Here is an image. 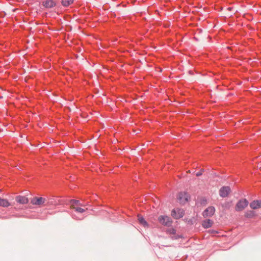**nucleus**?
Returning a JSON list of instances; mask_svg holds the SVG:
<instances>
[{
  "instance_id": "nucleus-1",
  "label": "nucleus",
  "mask_w": 261,
  "mask_h": 261,
  "mask_svg": "<svg viewBox=\"0 0 261 261\" xmlns=\"http://www.w3.org/2000/svg\"><path fill=\"white\" fill-rule=\"evenodd\" d=\"M249 202L246 199H242L239 200L235 206V210L237 212L243 211L248 205Z\"/></svg>"
},
{
  "instance_id": "nucleus-2",
  "label": "nucleus",
  "mask_w": 261,
  "mask_h": 261,
  "mask_svg": "<svg viewBox=\"0 0 261 261\" xmlns=\"http://www.w3.org/2000/svg\"><path fill=\"white\" fill-rule=\"evenodd\" d=\"M159 222L165 226H170L172 223L171 219L167 216H160L158 218Z\"/></svg>"
},
{
  "instance_id": "nucleus-3",
  "label": "nucleus",
  "mask_w": 261,
  "mask_h": 261,
  "mask_svg": "<svg viewBox=\"0 0 261 261\" xmlns=\"http://www.w3.org/2000/svg\"><path fill=\"white\" fill-rule=\"evenodd\" d=\"M46 199L43 197H35L31 200V203L33 205L41 206L45 205Z\"/></svg>"
},
{
  "instance_id": "nucleus-4",
  "label": "nucleus",
  "mask_w": 261,
  "mask_h": 261,
  "mask_svg": "<svg viewBox=\"0 0 261 261\" xmlns=\"http://www.w3.org/2000/svg\"><path fill=\"white\" fill-rule=\"evenodd\" d=\"M184 215V211L182 209H174L171 211V216L176 219H178L182 217Z\"/></svg>"
},
{
  "instance_id": "nucleus-5",
  "label": "nucleus",
  "mask_w": 261,
  "mask_h": 261,
  "mask_svg": "<svg viewBox=\"0 0 261 261\" xmlns=\"http://www.w3.org/2000/svg\"><path fill=\"white\" fill-rule=\"evenodd\" d=\"M231 192V189L228 186H224L219 190V195L222 197H226Z\"/></svg>"
},
{
  "instance_id": "nucleus-6",
  "label": "nucleus",
  "mask_w": 261,
  "mask_h": 261,
  "mask_svg": "<svg viewBox=\"0 0 261 261\" xmlns=\"http://www.w3.org/2000/svg\"><path fill=\"white\" fill-rule=\"evenodd\" d=\"M215 212V208L214 206H211L205 209L203 213V216L204 217H211L214 215Z\"/></svg>"
},
{
  "instance_id": "nucleus-7",
  "label": "nucleus",
  "mask_w": 261,
  "mask_h": 261,
  "mask_svg": "<svg viewBox=\"0 0 261 261\" xmlns=\"http://www.w3.org/2000/svg\"><path fill=\"white\" fill-rule=\"evenodd\" d=\"M188 196L186 193H180L177 196V199L181 204H185L188 201Z\"/></svg>"
},
{
  "instance_id": "nucleus-8",
  "label": "nucleus",
  "mask_w": 261,
  "mask_h": 261,
  "mask_svg": "<svg viewBox=\"0 0 261 261\" xmlns=\"http://www.w3.org/2000/svg\"><path fill=\"white\" fill-rule=\"evenodd\" d=\"M15 200L17 203L22 204H27L29 202V199L27 197L20 195L16 196Z\"/></svg>"
},
{
  "instance_id": "nucleus-9",
  "label": "nucleus",
  "mask_w": 261,
  "mask_h": 261,
  "mask_svg": "<svg viewBox=\"0 0 261 261\" xmlns=\"http://www.w3.org/2000/svg\"><path fill=\"white\" fill-rule=\"evenodd\" d=\"M250 206L252 209H257L261 207V200H254L250 203Z\"/></svg>"
},
{
  "instance_id": "nucleus-10",
  "label": "nucleus",
  "mask_w": 261,
  "mask_h": 261,
  "mask_svg": "<svg viewBox=\"0 0 261 261\" xmlns=\"http://www.w3.org/2000/svg\"><path fill=\"white\" fill-rule=\"evenodd\" d=\"M71 203L70 208L71 209L75 208L76 207H78V206H83V205L80 201L77 200L71 199L70 201Z\"/></svg>"
},
{
  "instance_id": "nucleus-11",
  "label": "nucleus",
  "mask_w": 261,
  "mask_h": 261,
  "mask_svg": "<svg viewBox=\"0 0 261 261\" xmlns=\"http://www.w3.org/2000/svg\"><path fill=\"white\" fill-rule=\"evenodd\" d=\"M56 5V3L53 0H47L43 3V6L47 8H52Z\"/></svg>"
},
{
  "instance_id": "nucleus-12",
  "label": "nucleus",
  "mask_w": 261,
  "mask_h": 261,
  "mask_svg": "<svg viewBox=\"0 0 261 261\" xmlns=\"http://www.w3.org/2000/svg\"><path fill=\"white\" fill-rule=\"evenodd\" d=\"M138 220L139 223L145 227H148V224L143 217L140 215H138Z\"/></svg>"
},
{
  "instance_id": "nucleus-13",
  "label": "nucleus",
  "mask_w": 261,
  "mask_h": 261,
  "mask_svg": "<svg viewBox=\"0 0 261 261\" xmlns=\"http://www.w3.org/2000/svg\"><path fill=\"white\" fill-rule=\"evenodd\" d=\"M213 224V221L210 219H206L205 220L203 221L202 223V225L204 228H209L212 226Z\"/></svg>"
},
{
  "instance_id": "nucleus-14",
  "label": "nucleus",
  "mask_w": 261,
  "mask_h": 261,
  "mask_svg": "<svg viewBox=\"0 0 261 261\" xmlns=\"http://www.w3.org/2000/svg\"><path fill=\"white\" fill-rule=\"evenodd\" d=\"M10 203L6 199L0 198V206L8 207L10 205Z\"/></svg>"
},
{
  "instance_id": "nucleus-15",
  "label": "nucleus",
  "mask_w": 261,
  "mask_h": 261,
  "mask_svg": "<svg viewBox=\"0 0 261 261\" xmlns=\"http://www.w3.org/2000/svg\"><path fill=\"white\" fill-rule=\"evenodd\" d=\"M255 213L252 211H249L245 212L244 216L246 218H253L255 216Z\"/></svg>"
},
{
  "instance_id": "nucleus-16",
  "label": "nucleus",
  "mask_w": 261,
  "mask_h": 261,
  "mask_svg": "<svg viewBox=\"0 0 261 261\" xmlns=\"http://www.w3.org/2000/svg\"><path fill=\"white\" fill-rule=\"evenodd\" d=\"M73 2V0H62V4L65 7H67L72 4Z\"/></svg>"
},
{
  "instance_id": "nucleus-17",
  "label": "nucleus",
  "mask_w": 261,
  "mask_h": 261,
  "mask_svg": "<svg viewBox=\"0 0 261 261\" xmlns=\"http://www.w3.org/2000/svg\"><path fill=\"white\" fill-rule=\"evenodd\" d=\"M73 209L78 213H83L85 212L86 210H87V208L84 209L82 207H76V208Z\"/></svg>"
},
{
  "instance_id": "nucleus-18",
  "label": "nucleus",
  "mask_w": 261,
  "mask_h": 261,
  "mask_svg": "<svg viewBox=\"0 0 261 261\" xmlns=\"http://www.w3.org/2000/svg\"><path fill=\"white\" fill-rule=\"evenodd\" d=\"M203 171H204L203 169H201L200 171H199L196 173V175L197 176H199L201 175L202 174Z\"/></svg>"
},
{
  "instance_id": "nucleus-19",
  "label": "nucleus",
  "mask_w": 261,
  "mask_h": 261,
  "mask_svg": "<svg viewBox=\"0 0 261 261\" xmlns=\"http://www.w3.org/2000/svg\"><path fill=\"white\" fill-rule=\"evenodd\" d=\"M169 231H170V233H172V234L175 233V231H176L174 229H170V230H169Z\"/></svg>"
},
{
  "instance_id": "nucleus-20",
  "label": "nucleus",
  "mask_w": 261,
  "mask_h": 261,
  "mask_svg": "<svg viewBox=\"0 0 261 261\" xmlns=\"http://www.w3.org/2000/svg\"><path fill=\"white\" fill-rule=\"evenodd\" d=\"M227 9H228V10H229V11H231L232 9H233V8H231V7H229V8H228Z\"/></svg>"
},
{
  "instance_id": "nucleus-21",
  "label": "nucleus",
  "mask_w": 261,
  "mask_h": 261,
  "mask_svg": "<svg viewBox=\"0 0 261 261\" xmlns=\"http://www.w3.org/2000/svg\"><path fill=\"white\" fill-rule=\"evenodd\" d=\"M187 173H190V170L188 171Z\"/></svg>"
}]
</instances>
